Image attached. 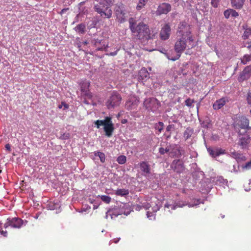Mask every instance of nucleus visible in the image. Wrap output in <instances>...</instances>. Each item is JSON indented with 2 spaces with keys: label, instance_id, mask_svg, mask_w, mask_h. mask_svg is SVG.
<instances>
[{
  "label": "nucleus",
  "instance_id": "1",
  "mask_svg": "<svg viewBox=\"0 0 251 251\" xmlns=\"http://www.w3.org/2000/svg\"><path fill=\"white\" fill-rule=\"evenodd\" d=\"M178 32L179 34V37L175 45V50L177 54L174 57L167 55L168 59L173 61L180 58L181 54L187 47L188 49H190L194 47L193 35L189 25H181L179 27Z\"/></svg>",
  "mask_w": 251,
  "mask_h": 251
},
{
  "label": "nucleus",
  "instance_id": "2",
  "mask_svg": "<svg viewBox=\"0 0 251 251\" xmlns=\"http://www.w3.org/2000/svg\"><path fill=\"white\" fill-rule=\"evenodd\" d=\"M129 28L134 39L139 40L141 43H147L149 40L154 38L156 33L151 32L149 26L143 22L137 23L133 18L128 20Z\"/></svg>",
  "mask_w": 251,
  "mask_h": 251
},
{
  "label": "nucleus",
  "instance_id": "3",
  "mask_svg": "<svg viewBox=\"0 0 251 251\" xmlns=\"http://www.w3.org/2000/svg\"><path fill=\"white\" fill-rule=\"evenodd\" d=\"M97 3L94 4V9L103 18L109 19L112 17V11L110 5L114 0H94Z\"/></svg>",
  "mask_w": 251,
  "mask_h": 251
},
{
  "label": "nucleus",
  "instance_id": "4",
  "mask_svg": "<svg viewBox=\"0 0 251 251\" xmlns=\"http://www.w3.org/2000/svg\"><path fill=\"white\" fill-rule=\"evenodd\" d=\"M95 124L98 128H99L100 126H103L105 135L107 137L112 136L114 128L110 117H106L104 120H97L95 122Z\"/></svg>",
  "mask_w": 251,
  "mask_h": 251
},
{
  "label": "nucleus",
  "instance_id": "5",
  "mask_svg": "<svg viewBox=\"0 0 251 251\" xmlns=\"http://www.w3.org/2000/svg\"><path fill=\"white\" fill-rule=\"evenodd\" d=\"M121 100V95L117 92L114 91L107 100L106 105L108 109L114 108L120 104Z\"/></svg>",
  "mask_w": 251,
  "mask_h": 251
},
{
  "label": "nucleus",
  "instance_id": "6",
  "mask_svg": "<svg viewBox=\"0 0 251 251\" xmlns=\"http://www.w3.org/2000/svg\"><path fill=\"white\" fill-rule=\"evenodd\" d=\"M234 126L235 129L238 132L239 135H241L240 128L251 129V126H249V120L245 116L240 117L235 123Z\"/></svg>",
  "mask_w": 251,
  "mask_h": 251
},
{
  "label": "nucleus",
  "instance_id": "7",
  "mask_svg": "<svg viewBox=\"0 0 251 251\" xmlns=\"http://www.w3.org/2000/svg\"><path fill=\"white\" fill-rule=\"evenodd\" d=\"M23 221L18 218L8 219L7 222L4 224L3 227L6 229L10 226L14 228H20L23 225Z\"/></svg>",
  "mask_w": 251,
  "mask_h": 251
},
{
  "label": "nucleus",
  "instance_id": "8",
  "mask_svg": "<svg viewBox=\"0 0 251 251\" xmlns=\"http://www.w3.org/2000/svg\"><path fill=\"white\" fill-rule=\"evenodd\" d=\"M116 19L120 23H124L126 18V13L123 6H118L115 9Z\"/></svg>",
  "mask_w": 251,
  "mask_h": 251
},
{
  "label": "nucleus",
  "instance_id": "9",
  "mask_svg": "<svg viewBox=\"0 0 251 251\" xmlns=\"http://www.w3.org/2000/svg\"><path fill=\"white\" fill-rule=\"evenodd\" d=\"M172 169L177 173H180L184 170V163L180 159L173 160L171 166Z\"/></svg>",
  "mask_w": 251,
  "mask_h": 251
},
{
  "label": "nucleus",
  "instance_id": "10",
  "mask_svg": "<svg viewBox=\"0 0 251 251\" xmlns=\"http://www.w3.org/2000/svg\"><path fill=\"white\" fill-rule=\"evenodd\" d=\"M92 43L97 50H105L108 47V44H106L103 40L94 38L92 40Z\"/></svg>",
  "mask_w": 251,
  "mask_h": 251
},
{
  "label": "nucleus",
  "instance_id": "11",
  "mask_svg": "<svg viewBox=\"0 0 251 251\" xmlns=\"http://www.w3.org/2000/svg\"><path fill=\"white\" fill-rule=\"evenodd\" d=\"M90 86V82L87 80L82 81L81 84V92L88 99H91L92 97V95L89 91Z\"/></svg>",
  "mask_w": 251,
  "mask_h": 251
},
{
  "label": "nucleus",
  "instance_id": "12",
  "mask_svg": "<svg viewBox=\"0 0 251 251\" xmlns=\"http://www.w3.org/2000/svg\"><path fill=\"white\" fill-rule=\"evenodd\" d=\"M171 10V5L169 3H162L160 4L156 10L157 15L167 14Z\"/></svg>",
  "mask_w": 251,
  "mask_h": 251
},
{
  "label": "nucleus",
  "instance_id": "13",
  "mask_svg": "<svg viewBox=\"0 0 251 251\" xmlns=\"http://www.w3.org/2000/svg\"><path fill=\"white\" fill-rule=\"evenodd\" d=\"M171 27L168 24H165L161 28L160 32V37L162 40L168 39L170 35Z\"/></svg>",
  "mask_w": 251,
  "mask_h": 251
},
{
  "label": "nucleus",
  "instance_id": "14",
  "mask_svg": "<svg viewBox=\"0 0 251 251\" xmlns=\"http://www.w3.org/2000/svg\"><path fill=\"white\" fill-rule=\"evenodd\" d=\"M139 103V100L136 97H131L126 102V107L128 110H131L135 109Z\"/></svg>",
  "mask_w": 251,
  "mask_h": 251
},
{
  "label": "nucleus",
  "instance_id": "15",
  "mask_svg": "<svg viewBox=\"0 0 251 251\" xmlns=\"http://www.w3.org/2000/svg\"><path fill=\"white\" fill-rule=\"evenodd\" d=\"M156 100H157L153 98L146 99L144 101V106L146 109L153 111V108L155 107Z\"/></svg>",
  "mask_w": 251,
  "mask_h": 251
},
{
  "label": "nucleus",
  "instance_id": "16",
  "mask_svg": "<svg viewBox=\"0 0 251 251\" xmlns=\"http://www.w3.org/2000/svg\"><path fill=\"white\" fill-rule=\"evenodd\" d=\"M123 214L126 215H127L128 214V213H126L125 211H121L119 209H114L107 212L106 218L108 219L109 217H110L111 219H112L117 217L119 215H122Z\"/></svg>",
  "mask_w": 251,
  "mask_h": 251
},
{
  "label": "nucleus",
  "instance_id": "17",
  "mask_svg": "<svg viewBox=\"0 0 251 251\" xmlns=\"http://www.w3.org/2000/svg\"><path fill=\"white\" fill-rule=\"evenodd\" d=\"M228 99L226 98H222L217 100L213 104V107L215 110H219L223 107L228 102Z\"/></svg>",
  "mask_w": 251,
  "mask_h": 251
},
{
  "label": "nucleus",
  "instance_id": "18",
  "mask_svg": "<svg viewBox=\"0 0 251 251\" xmlns=\"http://www.w3.org/2000/svg\"><path fill=\"white\" fill-rule=\"evenodd\" d=\"M207 151L213 157H216L221 154H224L225 152V151L222 149H213L210 148H207Z\"/></svg>",
  "mask_w": 251,
  "mask_h": 251
},
{
  "label": "nucleus",
  "instance_id": "19",
  "mask_svg": "<svg viewBox=\"0 0 251 251\" xmlns=\"http://www.w3.org/2000/svg\"><path fill=\"white\" fill-rule=\"evenodd\" d=\"M139 167L141 171L145 175H149L151 173V167L147 162L143 161L139 164Z\"/></svg>",
  "mask_w": 251,
  "mask_h": 251
},
{
  "label": "nucleus",
  "instance_id": "20",
  "mask_svg": "<svg viewBox=\"0 0 251 251\" xmlns=\"http://www.w3.org/2000/svg\"><path fill=\"white\" fill-rule=\"evenodd\" d=\"M246 0H231V6L236 9L243 8Z\"/></svg>",
  "mask_w": 251,
  "mask_h": 251
},
{
  "label": "nucleus",
  "instance_id": "21",
  "mask_svg": "<svg viewBox=\"0 0 251 251\" xmlns=\"http://www.w3.org/2000/svg\"><path fill=\"white\" fill-rule=\"evenodd\" d=\"M250 142V137L245 135L240 139L239 144L242 148H246Z\"/></svg>",
  "mask_w": 251,
  "mask_h": 251
},
{
  "label": "nucleus",
  "instance_id": "22",
  "mask_svg": "<svg viewBox=\"0 0 251 251\" xmlns=\"http://www.w3.org/2000/svg\"><path fill=\"white\" fill-rule=\"evenodd\" d=\"M193 132L194 131L192 128L189 127H187L184 131L183 133V137L185 138V140H187V139L190 138L193 134Z\"/></svg>",
  "mask_w": 251,
  "mask_h": 251
},
{
  "label": "nucleus",
  "instance_id": "23",
  "mask_svg": "<svg viewBox=\"0 0 251 251\" xmlns=\"http://www.w3.org/2000/svg\"><path fill=\"white\" fill-rule=\"evenodd\" d=\"M115 194L117 196H125L129 194V191L126 189H118Z\"/></svg>",
  "mask_w": 251,
  "mask_h": 251
},
{
  "label": "nucleus",
  "instance_id": "24",
  "mask_svg": "<svg viewBox=\"0 0 251 251\" xmlns=\"http://www.w3.org/2000/svg\"><path fill=\"white\" fill-rule=\"evenodd\" d=\"M139 78L144 79L149 77V74L145 68H142L139 71Z\"/></svg>",
  "mask_w": 251,
  "mask_h": 251
},
{
  "label": "nucleus",
  "instance_id": "25",
  "mask_svg": "<svg viewBox=\"0 0 251 251\" xmlns=\"http://www.w3.org/2000/svg\"><path fill=\"white\" fill-rule=\"evenodd\" d=\"M86 26L83 24H78L75 27V30L79 33L83 34L85 33Z\"/></svg>",
  "mask_w": 251,
  "mask_h": 251
},
{
  "label": "nucleus",
  "instance_id": "26",
  "mask_svg": "<svg viewBox=\"0 0 251 251\" xmlns=\"http://www.w3.org/2000/svg\"><path fill=\"white\" fill-rule=\"evenodd\" d=\"M245 31L242 35V37L244 39H248L251 35V27L244 28Z\"/></svg>",
  "mask_w": 251,
  "mask_h": 251
},
{
  "label": "nucleus",
  "instance_id": "27",
  "mask_svg": "<svg viewBox=\"0 0 251 251\" xmlns=\"http://www.w3.org/2000/svg\"><path fill=\"white\" fill-rule=\"evenodd\" d=\"M148 1V0H139L136 6V9L137 10H141L146 5Z\"/></svg>",
  "mask_w": 251,
  "mask_h": 251
},
{
  "label": "nucleus",
  "instance_id": "28",
  "mask_svg": "<svg viewBox=\"0 0 251 251\" xmlns=\"http://www.w3.org/2000/svg\"><path fill=\"white\" fill-rule=\"evenodd\" d=\"M170 151L171 149L168 147L165 149L161 147L159 149V152L162 155L164 154L165 153H169V154L171 155L172 152Z\"/></svg>",
  "mask_w": 251,
  "mask_h": 251
},
{
  "label": "nucleus",
  "instance_id": "29",
  "mask_svg": "<svg viewBox=\"0 0 251 251\" xmlns=\"http://www.w3.org/2000/svg\"><path fill=\"white\" fill-rule=\"evenodd\" d=\"M164 127V124L162 122H159L155 125V128L159 133H161Z\"/></svg>",
  "mask_w": 251,
  "mask_h": 251
},
{
  "label": "nucleus",
  "instance_id": "30",
  "mask_svg": "<svg viewBox=\"0 0 251 251\" xmlns=\"http://www.w3.org/2000/svg\"><path fill=\"white\" fill-rule=\"evenodd\" d=\"M126 157L125 155H120L117 159V161L120 164H124L126 162Z\"/></svg>",
  "mask_w": 251,
  "mask_h": 251
},
{
  "label": "nucleus",
  "instance_id": "31",
  "mask_svg": "<svg viewBox=\"0 0 251 251\" xmlns=\"http://www.w3.org/2000/svg\"><path fill=\"white\" fill-rule=\"evenodd\" d=\"M251 56L250 55L246 54L241 59V62L243 64H246L249 61L251 60Z\"/></svg>",
  "mask_w": 251,
  "mask_h": 251
},
{
  "label": "nucleus",
  "instance_id": "32",
  "mask_svg": "<svg viewBox=\"0 0 251 251\" xmlns=\"http://www.w3.org/2000/svg\"><path fill=\"white\" fill-rule=\"evenodd\" d=\"M95 155L98 156L100 159V160L101 162L103 163L105 160V156L104 153L98 151L97 153H95Z\"/></svg>",
  "mask_w": 251,
  "mask_h": 251
},
{
  "label": "nucleus",
  "instance_id": "33",
  "mask_svg": "<svg viewBox=\"0 0 251 251\" xmlns=\"http://www.w3.org/2000/svg\"><path fill=\"white\" fill-rule=\"evenodd\" d=\"M101 200L106 203H109L111 201V198L108 196L102 195L100 196Z\"/></svg>",
  "mask_w": 251,
  "mask_h": 251
},
{
  "label": "nucleus",
  "instance_id": "34",
  "mask_svg": "<svg viewBox=\"0 0 251 251\" xmlns=\"http://www.w3.org/2000/svg\"><path fill=\"white\" fill-rule=\"evenodd\" d=\"M243 71L247 75V77H250L251 75V66L246 67Z\"/></svg>",
  "mask_w": 251,
  "mask_h": 251
},
{
  "label": "nucleus",
  "instance_id": "35",
  "mask_svg": "<svg viewBox=\"0 0 251 251\" xmlns=\"http://www.w3.org/2000/svg\"><path fill=\"white\" fill-rule=\"evenodd\" d=\"M249 77H247V75L244 73V72L243 71L240 75L238 79L239 81L242 82L244 80L247 79Z\"/></svg>",
  "mask_w": 251,
  "mask_h": 251
},
{
  "label": "nucleus",
  "instance_id": "36",
  "mask_svg": "<svg viewBox=\"0 0 251 251\" xmlns=\"http://www.w3.org/2000/svg\"><path fill=\"white\" fill-rule=\"evenodd\" d=\"M231 9H228L224 12V15L226 19H228L231 16Z\"/></svg>",
  "mask_w": 251,
  "mask_h": 251
},
{
  "label": "nucleus",
  "instance_id": "37",
  "mask_svg": "<svg viewBox=\"0 0 251 251\" xmlns=\"http://www.w3.org/2000/svg\"><path fill=\"white\" fill-rule=\"evenodd\" d=\"M221 0H211V4L214 7H217Z\"/></svg>",
  "mask_w": 251,
  "mask_h": 251
},
{
  "label": "nucleus",
  "instance_id": "38",
  "mask_svg": "<svg viewBox=\"0 0 251 251\" xmlns=\"http://www.w3.org/2000/svg\"><path fill=\"white\" fill-rule=\"evenodd\" d=\"M231 16L233 17H237L239 16L238 13L235 10L231 9Z\"/></svg>",
  "mask_w": 251,
  "mask_h": 251
},
{
  "label": "nucleus",
  "instance_id": "39",
  "mask_svg": "<svg viewBox=\"0 0 251 251\" xmlns=\"http://www.w3.org/2000/svg\"><path fill=\"white\" fill-rule=\"evenodd\" d=\"M193 102L194 101L193 100L188 98L185 100V104L188 106H191Z\"/></svg>",
  "mask_w": 251,
  "mask_h": 251
},
{
  "label": "nucleus",
  "instance_id": "40",
  "mask_svg": "<svg viewBox=\"0 0 251 251\" xmlns=\"http://www.w3.org/2000/svg\"><path fill=\"white\" fill-rule=\"evenodd\" d=\"M151 206V203L148 202H145L142 204V207L145 209H148Z\"/></svg>",
  "mask_w": 251,
  "mask_h": 251
},
{
  "label": "nucleus",
  "instance_id": "41",
  "mask_svg": "<svg viewBox=\"0 0 251 251\" xmlns=\"http://www.w3.org/2000/svg\"><path fill=\"white\" fill-rule=\"evenodd\" d=\"M247 100L248 103L251 106V92L248 93L247 97Z\"/></svg>",
  "mask_w": 251,
  "mask_h": 251
},
{
  "label": "nucleus",
  "instance_id": "42",
  "mask_svg": "<svg viewBox=\"0 0 251 251\" xmlns=\"http://www.w3.org/2000/svg\"><path fill=\"white\" fill-rule=\"evenodd\" d=\"M245 167L247 169H251V160L246 164Z\"/></svg>",
  "mask_w": 251,
  "mask_h": 251
},
{
  "label": "nucleus",
  "instance_id": "43",
  "mask_svg": "<svg viewBox=\"0 0 251 251\" xmlns=\"http://www.w3.org/2000/svg\"><path fill=\"white\" fill-rule=\"evenodd\" d=\"M5 147L6 150H7L9 152L11 151V147L9 144H6Z\"/></svg>",
  "mask_w": 251,
  "mask_h": 251
},
{
  "label": "nucleus",
  "instance_id": "44",
  "mask_svg": "<svg viewBox=\"0 0 251 251\" xmlns=\"http://www.w3.org/2000/svg\"><path fill=\"white\" fill-rule=\"evenodd\" d=\"M247 46H245V47H247V49L251 50V42H249L247 43Z\"/></svg>",
  "mask_w": 251,
  "mask_h": 251
},
{
  "label": "nucleus",
  "instance_id": "45",
  "mask_svg": "<svg viewBox=\"0 0 251 251\" xmlns=\"http://www.w3.org/2000/svg\"><path fill=\"white\" fill-rule=\"evenodd\" d=\"M147 215L148 218H150L151 216H153V214L151 212H150L149 211H148L147 212Z\"/></svg>",
  "mask_w": 251,
  "mask_h": 251
},
{
  "label": "nucleus",
  "instance_id": "46",
  "mask_svg": "<svg viewBox=\"0 0 251 251\" xmlns=\"http://www.w3.org/2000/svg\"><path fill=\"white\" fill-rule=\"evenodd\" d=\"M68 10H69L68 8H64V9H62L61 12H60V14H62L63 13H64V12L67 11Z\"/></svg>",
  "mask_w": 251,
  "mask_h": 251
},
{
  "label": "nucleus",
  "instance_id": "47",
  "mask_svg": "<svg viewBox=\"0 0 251 251\" xmlns=\"http://www.w3.org/2000/svg\"><path fill=\"white\" fill-rule=\"evenodd\" d=\"M171 128H172L171 126V125H169L166 127V130L167 131H169L171 130Z\"/></svg>",
  "mask_w": 251,
  "mask_h": 251
},
{
  "label": "nucleus",
  "instance_id": "48",
  "mask_svg": "<svg viewBox=\"0 0 251 251\" xmlns=\"http://www.w3.org/2000/svg\"><path fill=\"white\" fill-rule=\"evenodd\" d=\"M62 104H63L65 108H68V105L67 104L63 102H62Z\"/></svg>",
  "mask_w": 251,
  "mask_h": 251
},
{
  "label": "nucleus",
  "instance_id": "49",
  "mask_svg": "<svg viewBox=\"0 0 251 251\" xmlns=\"http://www.w3.org/2000/svg\"><path fill=\"white\" fill-rule=\"evenodd\" d=\"M117 51H115V52H111V53H110V55H112V56H114V55H116V54H117Z\"/></svg>",
  "mask_w": 251,
  "mask_h": 251
},
{
  "label": "nucleus",
  "instance_id": "50",
  "mask_svg": "<svg viewBox=\"0 0 251 251\" xmlns=\"http://www.w3.org/2000/svg\"><path fill=\"white\" fill-rule=\"evenodd\" d=\"M69 137V134H67L66 135V137H65V138H68Z\"/></svg>",
  "mask_w": 251,
  "mask_h": 251
},
{
  "label": "nucleus",
  "instance_id": "51",
  "mask_svg": "<svg viewBox=\"0 0 251 251\" xmlns=\"http://www.w3.org/2000/svg\"><path fill=\"white\" fill-rule=\"evenodd\" d=\"M58 107H59V108H62V106L61 105H59Z\"/></svg>",
  "mask_w": 251,
  "mask_h": 251
},
{
  "label": "nucleus",
  "instance_id": "52",
  "mask_svg": "<svg viewBox=\"0 0 251 251\" xmlns=\"http://www.w3.org/2000/svg\"><path fill=\"white\" fill-rule=\"evenodd\" d=\"M96 207V206H94V208L95 209Z\"/></svg>",
  "mask_w": 251,
  "mask_h": 251
},
{
  "label": "nucleus",
  "instance_id": "53",
  "mask_svg": "<svg viewBox=\"0 0 251 251\" xmlns=\"http://www.w3.org/2000/svg\"><path fill=\"white\" fill-rule=\"evenodd\" d=\"M96 207V206H94V208L95 209Z\"/></svg>",
  "mask_w": 251,
  "mask_h": 251
},
{
  "label": "nucleus",
  "instance_id": "54",
  "mask_svg": "<svg viewBox=\"0 0 251 251\" xmlns=\"http://www.w3.org/2000/svg\"><path fill=\"white\" fill-rule=\"evenodd\" d=\"M84 43H85V44H87V43L86 42H85Z\"/></svg>",
  "mask_w": 251,
  "mask_h": 251
},
{
  "label": "nucleus",
  "instance_id": "55",
  "mask_svg": "<svg viewBox=\"0 0 251 251\" xmlns=\"http://www.w3.org/2000/svg\"><path fill=\"white\" fill-rule=\"evenodd\" d=\"M125 122V121H124V122H123V124H124Z\"/></svg>",
  "mask_w": 251,
  "mask_h": 251
},
{
  "label": "nucleus",
  "instance_id": "56",
  "mask_svg": "<svg viewBox=\"0 0 251 251\" xmlns=\"http://www.w3.org/2000/svg\"><path fill=\"white\" fill-rule=\"evenodd\" d=\"M125 122V121H124V122H123V124H124Z\"/></svg>",
  "mask_w": 251,
  "mask_h": 251
},
{
  "label": "nucleus",
  "instance_id": "57",
  "mask_svg": "<svg viewBox=\"0 0 251 251\" xmlns=\"http://www.w3.org/2000/svg\"><path fill=\"white\" fill-rule=\"evenodd\" d=\"M250 113H251V109L250 110Z\"/></svg>",
  "mask_w": 251,
  "mask_h": 251
}]
</instances>
